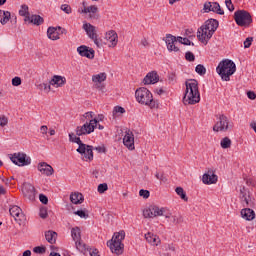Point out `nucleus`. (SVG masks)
I'll return each mask as SVG.
<instances>
[{
  "label": "nucleus",
  "instance_id": "nucleus-28",
  "mask_svg": "<svg viewBox=\"0 0 256 256\" xmlns=\"http://www.w3.org/2000/svg\"><path fill=\"white\" fill-rule=\"evenodd\" d=\"M45 239L50 245H55L57 243V232L53 230H48L45 232Z\"/></svg>",
  "mask_w": 256,
  "mask_h": 256
},
{
  "label": "nucleus",
  "instance_id": "nucleus-24",
  "mask_svg": "<svg viewBox=\"0 0 256 256\" xmlns=\"http://www.w3.org/2000/svg\"><path fill=\"white\" fill-rule=\"evenodd\" d=\"M197 38L201 43H207L211 37H209V32L206 28L201 26L197 31Z\"/></svg>",
  "mask_w": 256,
  "mask_h": 256
},
{
  "label": "nucleus",
  "instance_id": "nucleus-53",
  "mask_svg": "<svg viewBox=\"0 0 256 256\" xmlns=\"http://www.w3.org/2000/svg\"><path fill=\"white\" fill-rule=\"evenodd\" d=\"M251 43H253V37L246 38L244 41V48L249 49V47H251Z\"/></svg>",
  "mask_w": 256,
  "mask_h": 256
},
{
  "label": "nucleus",
  "instance_id": "nucleus-4",
  "mask_svg": "<svg viewBox=\"0 0 256 256\" xmlns=\"http://www.w3.org/2000/svg\"><path fill=\"white\" fill-rule=\"evenodd\" d=\"M135 97L140 105H147L150 109H157L159 107V103L153 99L151 91L145 87L138 88L135 92Z\"/></svg>",
  "mask_w": 256,
  "mask_h": 256
},
{
  "label": "nucleus",
  "instance_id": "nucleus-18",
  "mask_svg": "<svg viewBox=\"0 0 256 256\" xmlns=\"http://www.w3.org/2000/svg\"><path fill=\"white\" fill-rule=\"evenodd\" d=\"M24 23H27L28 25H36L39 27V25H43L45 23V19L41 17V15L33 14L30 17L24 18Z\"/></svg>",
  "mask_w": 256,
  "mask_h": 256
},
{
  "label": "nucleus",
  "instance_id": "nucleus-19",
  "mask_svg": "<svg viewBox=\"0 0 256 256\" xmlns=\"http://www.w3.org/2000/svg\"><path fill=\"white\" fill-rule=\"evenodd\" d=\"M218 177L213 171L209 170L208 173L203 174L202 176V183L204 185H213L217 183Z\"/></svg>",
  "mask_w": 256,
  "mask_h": 256
},
{
  "label": "nucleus",
  "instance_id": "nucleus-50",
  "mask_svg": "<svg viewBox=\"0 0 256 256\" xmlns=\"http://www.w3.org/2000/svg\"><path fill=\"white\" fill-rule=\"evenodd\" d=\"M74 215H78V217H80L81 219H87V217H89V214L85 213V211L83 210H78L74 212Z\"/></svg>",
  "mask_w": 256,
  "mask_h": 256
},
{
  "label": "nucleus",
  "instance_id": "nucleus-22",
  "mask_svg": "<svg viewBox=\"0 0 256 256\" xmlns=\"http://www.w3.org/2000/svg\"><path fill=\"white\" fill-rule=\"evenodd\" d=\"M38 171H40L42 175H46V177H51V175L55 173V170L52 168V166L46 162H41L38 164Z\"/></svg>",
  "mask_w": 256,
  "mask_h": 256
},
{
  "label": "nucleus",
  "instance_id": "nucleus-57",
  "mask_svg": "<svg viewBox=\"0 0 256 256\" xmlns=\"http://www.w3.org/2000/svg\"><path fill=\"white\" fill-rule=\"evenodd\" d=\"M115 113H125V108L121 107V106H116L114 107V110H113V115H115Z\"/></svg>",
  "mask_w": 256,
  "mask_h": 256
},
{
  "label": "nucleus",
  "instance_id": "nucleus-58",
  "mask_svg": "<svg viewBox=\"0 0 256 256\" xmlns=\"http://www.w3.org/2000/svg\"><path fill=\"white\" fill-rule=\"evenodd\" d=\"M40 87H42L44 91L49 93V91H51V81L49 82V84L47 83L40 84Z\"/></svg>",
  "mask_w": 256,
  "mask_h": 256
},
{
  "label": "nucleus",
  "instance_id": "nucleus-9",
  "mask_svg": "<svg viewBox=\"0 0 256 256\" xmlns=\"http://www.w3.org/2000/svg\"><path fill=\"white\" fill-rule=\"evenodd\" d=\"M229 129H233V125L229 123V118L226 115L221 114L218 117V121L213 126V131H215L216 133H225L229 131Z\"/></svg>",
  "mask_w": 256,
  "mask_h": 256
},
{
  "label": "nucleus",
  "instance_id": "nucleus-51",
  "mask_svg": "<svg viewBox=\"0 0 256 256\" xmlns=\"http://www.w3.org/2000/svg\"><path fill=\"white\" fill-rule=\"evenodd\" d=\"M185 59H186V61L193 62V61H195V54H193V52L188 51L185 54Z\"/></svg>",
  "mask_w": 256,
  "mask_h": 256
},
{
  "label": "nucleus",
  "instance_id": "nucleus-36",
  "mask_svg": "<svg viewBox=\"0 0 256 256\" xmlns=\"http://www.w3.org/2000/svg\"><path fill=\"white\" fill-rule=\"evenodd\" d=\"M71 235L74 241L81 240V229L79 227L72 228Z\"/></svg>",
  "mask_w": 256,
  "mask_h": 256
},
{
  "label": "nucleus",
  "instance_id": "nucleus-3",
  "mask_svg": "<svg viewBox=\"0 0 256 256\" xmlns=\"http://www.w3.org/2000/svg\"><path fill=\"white\" fill-rule=\"evenodd\" d=\"M216 71L222 81H231V75L237 71V66L233 60L225 59L218 64Z\"/></svg>",
  "mask_w": 256,
  "mask_h": 256
},
{
  "label": "nucleus",
  "instance_id": "nucleus-63",
  "mask_svg": "<svg viewBox=\"0 0 256 256\" xmlns=\"http://www.w3.org/2000/svg\"><path fill=\"white\" fill-rule=\"evenodd\" d=\"M182 45H195L193 42H191V40H189L188 38H183L182 39Z\"/></svg>",
  "mask_w": 256,
  "mask_h": 256
},
{
  "label": "nucleus",
  "instance_id": "nucleus-7",
  "mask_svg": "<svg viewBox=\"0 0 256 256\" xmlns=\"http://www.w3.org/2000/svg\"><path fill=\"white\" fill-rule=\"evenodd\" d=\"M99 123V120L94 118L90 120L89 122H86L82 126H77L76 127V135L78 137H81L83 135H91L93 131H95L97 124Z\"/></svg>",
  "mask_w": 256,
  "mask_h": 256
},
{
  "label": "nucleus",
  "instance_id": "nucleus-25",
  "mask_svg": "<svg viewBox=\"0 0 256 256\" xmlns=\"http://www.w3.org/2000/svg\"><path fill=\"white\" fill-rule=\"evenodd\" d=\"M67 83V79L63 76L54 75L52 79L50 80V85L53 87H63Z\"/></svg>",
  "mask_w": 256,
  "mask_h": 256
},
{
  "label": "nucleus",
  "instance_id": "nucleus-32",
  "mask_svg": "<svg viewBox=\"0 0 256 256\" xmlns=\"http://www.w3.org/2000/svg\"><path fill=\"white\" fill-rule=\"evenodd\" d=\"M106 80H107V74L105 72L92 76V81L95 84L103 83V81H106Z\"/></svg>",
  "mask_w": 256,
  "mask_h": 256
},
{
  "label": "nucleus",
  "instance_id": "nucleus-20",
  "mask_svg": "<svg viewBox=\"0 0 256 256\" xmlns=\"http://www.w3.org/2000/svg\"><path fill=\"white\" fill-rule=\"evenodd\" d=\"M159 82V74L157 71L149 72L143 79L144 85H155Z\"/></svg>",
  "mask_w": 256,
  "mask_h": 256
},
{
  "label": "nucleus",
  "instance_id": "nucleus-34",
  "mask_svg": "<svg viewBox=\"0 0 256 256\" xmlns=\"http://www.w3.org/2000/svg\"><path fill=\"white\" fill-rule=\"evenodd\" d=\"M19 15L20 17H24V19H27V17H31V13H29V6L27 4L21 5Z\"/></svg>",
  "mask_w": 256,
  "mask_h": 256
},
{
  "label": "nucleus",
  "instance_id": "nucleus-31",
  "mask_svg": "<svg viewBox=\"0 0 256 256\" xmlns=\"http://www.w3.org/2000/svg\"><path fill=\"white\" fill-rule=\"evenodd\" d=\"M70 201L74 205H81V203H83V194L77 193V192L76 193H72L70 195Z\"/></svg>",
  "mask_w": 256,
  "mask_h": 256
},
{
  "label": "nucleus",
  "instance_id": "nucleus-46",
  "mask_svg": "<svg viewBox=\"0 0 256 256\" xmlns=\"http://www.w3.org/2000/svg\"><path fill=\"white\" fill-rule=\"evenodd\" d=\"M39 215H40L41 219H47V217H49V214L47 212V207H45V206L41 207Z\"/></svg>",
  "mask_w": 256,
  "mask_h": 256
},
{
  "label": "nucleus",
  "instance_id": "nucleus-6",
  "mask_svg": "<svg viewBox=\"0 0 256 256\" xmlns=\"http://www.w3.org/2000/svg\"><path fill=\"white\" fill-rule=\"evenodd\" d=\"M234 19L239 27H249V25L253 23L251 13L247 12L246 10H237L234 13Z\"/></svg>",
  "mask_w": 256,
  "mask_h": 256
},
{
  "label": "nucleus",
  "instance_id": "nucleus-44",
  "mask_svg": "<svg viewBox=\"0 0 256 256\" xmlns=\"http://www.w3.org/2000/svg\"><path fill=\"white\" fill-rule=\"evenodd\" d=\"M60 9H61V11H64V13H66L67 15H71V13H72V9L69 4H62Z\"/></svg>",
  "mask_w": 256,
  "mask_h": 256
},
{
  "label": "nucleus",
  "instance_id": "nucleus-55",
  "mask_svg": "<svg viewBox=\"0 0 256 256\" xmlns=\"http://www.w3.org/2000/svg\"><path fill=\"white\" fill-rule=\"evenodd\" d=\"M94 151H97V153H107V148H105V145L97 146L94 148Z\"/></svg>",
  "mask_w": 256,
  "mask_h": 256
},
{
  "label": "nucleus",
  "instance_id": "nucleus-60",
  "mask_svg": "<svg viewBox=\"0 0 256 256\" xmlns=\"http://www.w3.org/2000/svg\"><path fill=\"white\" fill-rule=\"evenodd\" d=\"M165 251H171L172 253H175V245L173 244H167L165 246Z\"/></svg>",
  "mask_w": 256,
  "mask_h": 256
},
{
  "label": "nucleus",
  "instance_id": "nucleus-49",
  "mask_svg": "<svg viewBox=\"0 0 256 256\" xmlns=\"http://www.w3.org/2000/svg\"><path fill=\"white\" fill-rule=\"evenodd\" d=\"M139 195H140V197H143V199H149L151 192H149V190L141 189L139 191Z\"/></svg>",
  "mask_w": 256,
  "mask_h": 256
},
{
  "label": "nucleus",
  "instance_id": "nucleus-37",
  "mask_svg": "<svg viewBox=\"0 0 256 256\" xmlns=\"http://www.w3.org/2000/svg\"><path fill=\"white\" fill-rule=\"evenodd\" d=\"M175 192L179 197L182 199V201H189V197H187V193H185V190H183V187H177L175 189Z\"/></svg>",
  "mask_w": 256,
  "mask_h": 256
},
{
  "label": "nucleus",
  "instance_id": "nucleus-12",
  "mask_svg": "<svg viewBox=\"0 0 256 256\" xmlns=\"http://www.w3.org/2000/svg\"><path fill=\"white\" fill-rule=\"evenodd\" d=\"M204 11L205 13H217V15H225V11L221 9V5L218 2H206L204 3Z\"/></svg>",
  "mask_w": 256,
  "mask_h": 256
},
{
  "label": "nucleus",
  "instance_id": "nucleus-13",
  "mask_svg": "<svg viewBox=\"0 0 256 256\" xmlns=\"http://www.w3.org/2000/svg\"><path fill=\"white\" fill-rule=\"evenodd\" d=\"M22 193L24 197L29 201H35V186H33L31 183H24L22 187Z\"/></svg>",
  "mask_w": 256,
  "mask_h": 256
},
{
  "label": "nucleus",
  "instance_id": "nucleus-59",
  "mask_svg": "<svg viewBox=\"0 0 256 256\" xmlns=\"http://www.w3.org/2000/svg\"><path fill=\"white\" fill-rule=\"evenodd\" d=\"M95 88L98 89V91L105 93V84H102V83L95 84Z\"/></svg>",
  "mask_w": 256,
  "mask_h": 256
},
{
  "label": "nucleus",
  "instance_id": "nucleus-62",
  "mask_svg": "<svg viewBox=\"0 0 256 256\" xmlns=\"http://www.w3.org/2000/svg\"><path fill=\"white\" fill-rule=\"evenodd\" d=\"M83 117L89 121L93 120V112H86Z\"/></svg>",
  "mask_w": 256,
  "mask_h": 256
},
{
  "label": "nucleus",
  "instance_id": "nucleus-42",
  "mask_svg": "<svg viewBox=\"0 0 256 256\" xmlns=\"http://www.w3.org/2000/svg\"><path fill=\"white\" fill-rule=\"evenodd\" d=\"M47 248L45 246H36L33 248V252L37 253L38 255H43L46 253Z\"/></svg>",
  "mask_w": 256,
  "mask_h": 256
},
{
  "label": "nucleus",
  "instance_id": "nucleus-45",
  "mask_svg": "<svg viewBox=\"0 0 256 256\" xmlns=\"http://www.w3.org/2000/svg\"><path fill=\"white\" fill-rule=\"evenodd\" d=\"M109 189V186L107 185V183H102L98 185L97 191L98 193H105V191H107Z\"/></svg>",
  "mask_w": 256,
  "mask_h": 256
},
{
  "label": "nucleus",
  "instance_id": "nucleus-2",
  "mask_svg": "<svg viewBox=\"0 0 256 256\" xmlns=\"http://www.w3.org/2000/svg\"><path fill=\"white\" fill-rule=\"evenodd\" d=\"M69 141L79 146L76 151L83 156V161H93V146L83 143L81 138L77 137L75 133L69 134Z\"/></svg>",
  "mask_w": 256,
  "mask_h": 256
},
{
  "label": "nucleus",
  "instance_id": "nucleus-23",
  "mask_svg": "<svg viewBox=\"0 0 256 256\" xmlns=\"http://www.w3.org/2000/svg\"><path fill=\"white\" fill-rule=\"evenodd\" d=\"M106 40L111 43V47H117V43L119 41V35H117V32L115 30H110L106 33L105 36Z\"/></svg>",
  "mask_w": 256,
  "mask_h": 256
},
{
  "label": "nucleus",
  "instance_id": "nucleus-17",
  "mask_svg": "<svg viewBox=\"0 0 256 256\" xmlns=\"http://www.w3.org/2000/svg\"><path fill=\"white\" fill-rule=\"evenodd\" d=\"M9 213L11 217H14L15 221L21 223L23 219H25V215H23V210L19 206H12L9 209Z\"/></svg>",
  "mask_w": 256,
  "mask_h": 256
},
{
  "label": "nucleus",
  "instance_id": "nucleus-21",
  "mask_svg": "<svg viewBox=\"0 0 256 256\" xmlns=\"http://www.w3.org/2000/svg\"><path fill=\"white\" fill-rule=\"evenodd\" d=\"M202 27L207 29L209 32L208 37H213V33H215V31H217V27H219V21L211 19L210 21H207Z\"/></svg>",
  "mask_w": 256,
  "mask_h": 256
},
{
  "label": "nucleus",
  "instance_id": "nucleus-64",
  "mask_svg": "<svg viewBox=\"0 0 256 256\" xmlns=\"http://www.w3.org/2000/svg\"><path fill=\"white\" fill-rule=\"evenodd\" d=\"M90 256H101L99 255V250L97 248H94L91 252H90Z\"/></svg>",
  "mask_w": 256,
  "mask_h": 256
},
{
  "label": "nucleus",
  "instance_id": "nucleus-48",
  "mask_svg": "<svg viewBox=\"0 0 256 256\" xmlns=\"http://www.w3.org/2000/svg\"><path fill=\"white\" fill-rule=\"evenodd\" d=\"M75 245H76V248L78 249V251L83 252L86 249L85 248L86 247L85 243H82L81 240H76Z\"/></svg>",
  "mask_w": 256,
  "mask_h": 256
},
{
  "label": "nucleus",
  "instance_id": "nucleus-27",
  "mask_svg": "<svg viewBox=\"0 0 256 256\" xmlns=\"http://www.w3.org/2000/svg\"><path fill=\"white\" fill-rule=\"evenodd\" d=\"M241 216L243 219H246V221H253V219H255V211L250 207L243 208L241 210Z\"/></svg>",
  "mask_w": 256,
  "mask_h": 256
},
{
  "label": "nucleus",
  "instance_id": "nucleus-11",
  "mask_svg": "<svg viewBox=\"0 0 256 256\" xmlns=\"http://www.w3.org/2000/svg\"><path fill=\"white\" fill-rule=\"evenodd\" d=\"M165 213V208H159L158 206L151 205L143 210V217L145 219H154V217H161Z\"/></svg>",
  "mask_w": 256,
  "mask_h": 256
},
{
  "label": "nucleus",
  "instance_id": "nucleus-41",
  "mask_svg": "<svg viewBox=\"0 0 256 256\" xmlns=\"http://www.w3.org/2000/svg\"><path fill=\"white\" fill-rule=\"evenodd\" d=\"M196 73H198V75H205V73H207V69L205 68V66H203V64H198L195 68Z\"/></svg>",
  "mask_w": 256,
  "mask_h": 256
},
{
  "label": "nucleus",
  "instance_id": "nucleus-54",
  "mask_svg": "<svg viewBox=\"0 0 256 256\" xmlns=\"http://www.w3.org/2000/svg\"><path fill=\"white\" fill-rule=\"evenodd\" d=\"M40 202H42L43 205H47L49 203V198H47L46 195L40 194L39 195Z\"/></svg>",
  "mask_w": 256,
  "mask_h": 256
},
{
  "label": "nucleus",
  "instance_id": "nucleus-39",
  "mask_svg": "<svg viewBox=\"0 0 256 256\" xmlns=\"http://www.w3.org/2000/svg\"><path fill=\"white\" fill-rule=\"evenodd\" d=\"M250 195H251V192L245 186L240 188V196H239L240 201H242L243 199H247V197H249Z\"/></svg>",
  "mask_w": 256,
  "mask_h": 256
},
{
  "label": "nucleus",
  "instance_id": "nucleus-10",
  "mask_svg": "<svg viewBox=\"0 0 256 256\" xmlns=\"http://www.w3.org/2000/svg\"><path fill=\"white\" fill-rule=\"evenodd\" d=\"M82 28L88 35L89 39H91L96 47H103V44H101V39L97 38V30L95 29V26H93L91 23H84Z\"/></svg>",
  "mask_w": 256,
  "mask_h": 256
},
{
  "label": "nucleus",
  "instance_id": "nucleus-8",
  "mask_svg": "<svg viewBox=\"0 0 256 256\" xmlns=\"http://www.w3.org/2000/svg\"><path fill=\"white\" fill-rule=\"evenodd\" d=\"M10 160L14 165L18 167H25L27 165H31V157L27 156V154L23 152H17L9 155Z\"/></svg>",
  "mask_w": 256,
  "mask_h": 256
},
{
  "label": "nucleus",
  "instance_id": "nucleus-29",
  "mask_svg": "<svg viewBox=\"0 0 256 256\" xmlns=\"http://www.w3.org/2000/svg\"><path fill=\"white\" fill-rule=\"evenodd\" d=\"M11 19V12L0 10V23L1 25H7Z\"/></svg>",
  "mask_w": 256,
  "mask_h": 256
},
{
  "label": "nucleus",
  "instance_id": "nucleus-5",
  "mask_svg": "<svg viewBox=\"0 0 256 256\" xmlns=\"http://www.w3.org/2000/svg\"><path fill=\"white\" fill-rule=\"evenodd\" d=\"M125 239V231H120L114 233L111 240L107 242V247L111 250L115 255H123V249H125V244H123V240Z\"/></svg>",
  "mask_w": 256,
  "mask_h": 256
},
{
  "label": "nucleus",
  "instance_id": "nucleus-26",
  "mask_svg": "<svg viewBox=\"0 0 256 256\" xmlns=\"http://www.w3.org/2000/svg\"><path fill=\"white\" fill-rule=\"evenodd\" d=\"M145 239L148 243H150V245H153L154 247H157V245L161 243V239L159 238V236L151 232L145 234Z\"/></svg>",
  "mask_w": 256,
  "mask_h": 256
},
{
  "label": "nucleus",
  "instance_id": "nucleus-47",
  "mask_svg": "<svg viewBox=\"0 0 256 256\" xmlns=\"http://www.w3.org/2000/svg\"><path fill=\"white\" fill-rule=\"evenodd\" d=\"M9 123V118L5 115H0V127H7Z\"/></svg>",
  "mask_w": 256,
  "mask_h": 256
},
{
  "label": "nucleus",
  "instance_id": "nucleus-30",
  "mask_svg": "<svg viewBox=\"0 0 256 256\" xmlns=\"http://www.w3.org/2000/svg\"><path fill=\"white\" fill-rule=\"evenodd\" d=\"M47 37L51 39V41L59 40V32H57V28L49 27L47 30Z\"/></svg>",
  "mask_w": 256,
  "mask_h": 256
},
{
  "label": "nucleus",
  "instance_id": "nucleus-1",
  "mask_svg": "<svg viewBox=\"0 0 256 256\" xmlns=\"http://www.w3.org/2000/svg\"><path fill=\"white\" fill-rule=\"evenodd\" d=\"M186 91L183 97L184 105H196L201 101V94L199 93V82L196 79H189L185 82Z\"/></svg>",
  "mask_w": 256,
  "mask_h": 256
},
{
  "label": "nucleus",
  "instance_id": "nucleus-56",
  "mask_svg": "<svg viewBox=\"0 0 256 256\" xmlns=\"http://www.w3.org/2000/svg\"><path fill=\"white\" fill-rule=\"evenodd\" d=\"M225 5L230 11H235V6H233V2H231V0H225Z\"/></svg>",
  "mask_w": 256,
  "mask_h": 256
},
{
  "label": "nucleus",
  "instance_id": "nucleus-14",
  "mask_svg": "<svg viewBox=\"0 0 256 256\" xmlns=\"http://www.w3.org/2000/svg\"><path fill=\"white\" fill-rule=\"evenodd\" d=\"M77 53L80 57H86V59H95V50L85 45H81L77 48Z\"/></svg>",
  "mask_w": 256,
  "mask_h": 256
},
{
  "label": "nucleus",
  "instance_id": "nucleus-15",
  "mask_svg": "<svg viewBox=\"0 0 256 256\" xmlns=\"http://www.w3.org/2000/svg\"><path fill=\"white\" fill-rule=\"evenodd\" d=\"M165 43L167 45L168 51H174V53H179L181 51L175 43H177V37L173 36L172 34L166 35Z\"/></svg>",
  "mask_w": 256,
  "mask_h": 256
},
{
  "label": "nucleus",
  "instance_id": "nucleus-52",
  "mask_svg": "<svg viewBox=\"0 0 256 256\" xmlns=\"http://www.w3.org/2000/svg\"><path fill=\"white\" fill-rule=\"evenodd\" d=\"M12 85L13 87H19V85H21V77H18V76L14 77L12 79Z\"/></svg>",
  "mask_w": 256,
  "mask_h": 256
},
{
  "label": "nucleus",
  "instance_id": "nucleus-33",
  "mask_svg": "<svg viewBox=\"0 0 256 256\" xmlns=\"http://www.w3.org/2000/svg\"><path fill=\"white\" fill-rule=\"evenodd\" d=\"M241 204L243 205V207H250L253 208L255 207V199L250 196L244 198L243 200H240Z\"/></svg>",
  "mask_w": 256,
  "mask_h": 256
},
{
  "label": "nucleus",
  "instance_id": "nucleus-43",
  "mask_svg": "<svg viewBox=\"0 0 256 256\" xmlns=\"http://www.w3.org/2000/svg\"><path fill=\"white\" fill-rule=\"evenodd\" d=\"M155 177L156 179H158V181H161V183H167L168 181L167 176H165V173L156 172Z\"/></svg>",
  "mask_w": 256,
  "mask_h": 256
},
{
  "label": "nucleus",
  "instance_id": "nucleus-35",
  "mask_svg": "<svg viewBox=\"0 0 256 256\" xmlns=\"http://www.w3.org/2000/svg\"><path fill=\"white\" fill-rule=\"evenodd\" d=\"M97 11H99V8H97V6H95V5H91L87 8L82 9V10L79 9L78 13H81V14H83V13H85V14H87V13H97Z\"/></svg>",
  "mask_w": 256,
  "mask_h": 256
},
{
  "label": "nucleus",
  "instance_id": "nucleus-40",
  "mask_svg": "<svg viewBox=\"0 0 256 256\" xmlns=\"http://www.w3.org/2000/svg\"><path fill=\"white\" fill-rule=\"evenodd\" d=\"M220 145L222 149H229V147H231V139L229 137H224L221 140Z\"/></svg>",
  "mask_w": 256,
  "mask_h": 256
},
{
  "label": "nucleus",
  "instance_id": "nucleus-38",
  "mask_svg": "<svg viewBox=\"0 0 256 256\" xmlns=\"http://www.w3.org/2000/svg\"><path fill=\"white\" fill-rule=\"evenodd\" d=\"M171 223H173V225H181V223H183L184 219L183 216L181 214H176L171 216Z\"/></svg>",
  "mask_w": 256,
  "mask_h": 256
},
{
  "label": "nucleus",
  "instance_id": "nucleus-61",
  "mask_svg": "<svg viewBox=\"0 0 256 256\" xmlns=\"http://www.w3.org/2000/svg\"><path fill=\"white\" fill-rule=\"evenodd\" d=\"M247 97H248V99H251V101H255L256 94L253 91H248L247 92Z\"/></svg>",
  "mask_w": 256,
  "mask_h": 256
},
{
  "label": "nucleus",
  "instance_id": "nucleus-16",
  "mask_svg": "<svg viewBox=\"0 0 256 256\" xmlns=\"http://www.w3.org/2000/svg\"><path fill=\"white\" fill-rule=\"evenodd\" d=\"M123 144L130 151H133V149H135V137L133 135V132H131V130L126 131V134L123 138Z\"/></svg>",
  "mask_w": 256,
  "mask_h": 256
}]
</instances>
